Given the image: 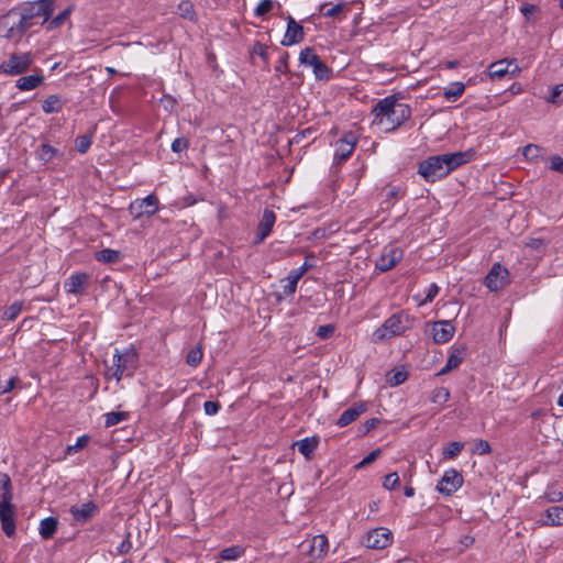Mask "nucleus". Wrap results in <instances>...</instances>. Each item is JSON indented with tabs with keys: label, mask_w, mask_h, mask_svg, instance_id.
<instances>
[{
	"label": "nucleus",
	"mask_w": 563,
	"mask_h": 563,
	"mask_svg": "<svg viewBox=\"0 0 563 563\" xmlns=\"http://www.w3.org/2000/svg\"><path fill=\"white\" fill-rule=\"evenodd\" d=\"M0 520L4 534L9 538L13 537L15 533V510L9 494L3 496L0 501Z\"/></svg>",
	"instance_id": "nucleus-10"
},
{
	"label": "nucleus",
	"mask_w": 563,
	"mask_h": 563,
	"mask_svg": "<svg viewBox=\"0 0 563 563\" xmlns=\"http://www.w3.org/2000/svg\"><path fill=\"white\" fill-rule=\"evenodd\" d=\"M91 145V137L88 135H79L76 139V150L80 154H85Z\"/></svg>",
	"instance_id": "nucleus-50"
},
{
	"label": "nucleus",
	"mask_w": 563,
	"mask_h": 563,
	"mask_svg": "<svg viewBox=\"0 0 563 563\" xmlns=\"http://www.w3.org/2000/svg\"><path fill=\"white\" fill-rule=\"evenodd\" d=\"M463 448H464V443L463 442H459V441L451 442L443 450V457L444 459H449V460L454 459L455 456H457L461 453Z\"/></svg>",
	"instance_id": "nucleus-41"
},
{
	"label": "nucleus",
	"mask_w": 563,
	"mask_h": 563,
	"mask_svg": "<svg viewBox=\"0 0 563 563\" xmlns=\"http://www.w3.org/2000/svg\"><path fill=\"white\" fill-rule=\"evenodd\" d=\"M43 81L44 77L41 74H33L20 77L15 82V87L21 91H30L41 86Z\"/></svg>",
	"instance_id": "nucleus-27"
},
{
	"label": "nucleus",
	"mask_w": 563,
	"mask_h": 563,
	"mask_svg": "<svg viewBox=\"0 0 563 563\" xmlns=\"http://www.w3.org/2000/svg\"><path fill=\"white\" fill-rule=\"evenodd\" d=\"M299 63L312 68L313 75L318 80H329L332 77V69L325 65L320 56L311 47H305L299 53Z\"/></svg>",
	"instance_id": "nucleus-6"
},
{
	"label": "nucleus",
	"mask_w": 563,
	"mask_h": 563,
	"mask_svg": "<svg viewBox=\"0 0 563 563\" xmlns=\"http://www.w3.org/2000/svg\"><path fill=\"white\" fill-rule=\"evenodd\" d=\"M544 498L549 503H560L563 499V494L555 486H549L544 493Z\"/></svg>",
	"instance_id": "nucleus-46"
},
{
	"label": "nucleus",
	"mask_w": 563,
	"mask_h": 563,
	"mask_svg": "<svg viewBox=\"0 0 563 563\" xmlns=\"http://www.w3.org/2000/svg\"><path fill=\"white\" fill-rule=\"evenodd\" d=\"M519 73L518 66L515 60L501 59L494 62L488 67V75L492 78H503L507 74L516 75Z\"/></svg>",
	"instance_id": "nucleus-21"
},
{
	"label": "nucleus",
	"mask_w": 563,
	"mask_h": 563,
	"mask_svg": "<svg viewBox=\"0 0 563 563\" xmlns=\"http://www.w3.org/2000/svg\"><path fill=\"white\" fill-rule=\"evenodd\" d=\"M374 124L382 131L390 132L398 129L411 117V108L399 101L396 95L379 100L373 108Z\"/></svg>",
	"instance_id": "nucleus-1"
},
{
	"label": "nucleus",
	"mask_w": 563,
	"mask_h": 563,
	"mask_svg": "<svg viewBox=\"0 0 563 563\" xmlns=\"http://www.w3.org/2000/svg\"><path fill=\"white\" fill-rule=\"evenodd\" d=\"M492 448L488 441L479 439L475 442L473 453L478 455H486L489 454Z\"/></svg>",
	"instance_id": "nucleus-49"
},
{
	"label": "nucleus",
	"mask_w": 563,
	"mask_h": 563,
	"mask_svg": "<svg viewBox=\"0 0 563 563\" xmlns=\"http://www.w3.org/2000/svg\"><path fill=\"white\" fill-rule=\"evenodd\" d=\"M288 59H289V54L287 52H284L275 65V71L278 74H287L289 70L288 69Z\"/></svg>",
	"instance_id": "nucleus-52"
},
{
	"label": "nucleus",
	"mask_w": 563,
	"mask_h": 563,
	"mask_svg": "<svg viewBox=\"0 0 563 563\" xmlns=\"http://www.w3.org/2000/svg\"><path fill=\"white\" fill-rule=\"evenodd\" d=\"M245 553V549L241 545H232L220 551L219 558L223 561H235Z\"/></svg>",
	"instance_id": "nucleus-34"
},
{
	"label": "nucleus",
	"mask_w": 563,
	"mask_h": 563,
	"mask_svg": "<svg viewBox=\"0 0 563 563\" xmlns=\"http://www.w3.org/2000/svg\"><path fill=\"white\" fill-rule=\"evenodd\" d=\"M70 13H71V7L66 8L58 15H56L54 19H52L49 21L47 29L55 30V29L59 27L69 18Z\"/></svg>",
	"instance_id": "nucleus-42"
},
{
	"label": "nucleus",
	"mask_w": 563,
	"mask_h": 563,
	"mask_svg": "<svg viewBox=\"0 0 563 563\" xmlns=\"http://www.w3.org/2000/svg\"><path fill=\"white\" fill-rule=\"evenodd\" d=\"M54 4L55 0L27 1L15 7V9L29 31L32 26L37 24L38 19H42L41 24L49 20L54 12Z\"/></svg>",
	"instance_id": "nucleus-3"
},
{
	"label": "nucleus",
	"mask_w": 563,
	"mask_h": 563,
	"mask_svg": "<svg viewBox=\"0 0 563 563\" xmlns=\"http://www.w3.org/2000/svg\"><path fill=\"white\" fill-rule=\"evenodd\" d=\"M404 257V250L395 245L384 247L380 256L376 260L375 266L380 272H388L394 268Z\"/></svg>",
	"instance_id": "nucleus-12"
},
{
	"label": "nucleus",
	"mask_w": 563,
	"mask_h": 563,
	"mask_svg": "<svg viewBox=\"0 0 563 563\" xmlns=\"http://www.w3.org/2000/svg\"><path fill=\"white\" fill-rule=\"evenodd\" d=\"M202 356V349L200 346H196L188 352L186 363L189 366L197 367L201 363Z\"/></svg>",
	"instance_id": "nucleus-40"
},
{
	"label": "nucleus",
	"mask_w": 563,
	"mask_h": 563,
	"mask_svg": "<svg viewBox=\"0 0 563 563\" xmlns=\"http://www.w3.org/2000/svg\"><path fill=\"white\" fill-rule=\"evenodd\" d=\"M509 272L499 263H495L487 273L484 284L490 291H498L509 283Z\"/></svg>",
	"instance_id": "nucleus-11"
},
{
	"label": "nucleus",
	"mask_w": 563,
	"mask_h": 563,
	"mask_svg": "<svg viewBox=\"0 0 563 563\" xmlns=\"http://www.w3.org/2000/svg\"><path fill=\"white\" fill-rule=\"evenodd\" d=\"M62 108L63 101L60 100V97L57 95L48 96L42 104L43 111L47 114L59 112Z\"/></svg>",
	"instance_id": "nucleus-32"
},
{
	"label": "nucleus",
	"mask_w": 563,
	"mask_h": 563,
	"mask_svg": "<svg viewBox=\"0 0 563 563\" xmlns=\"http://www.w3.org/2000/svg\"><path fill=\"white\" fill-rule=\"evenodd\" d=\"M455 332V327L451 321H437L432 327V336L435 343L449 342Z\"/></svg>",
	"instance_id": "nucleus-22"
},
{
	"label": "nucleus",
	"mask_w": 563,
	"mask_h": 563,
	"mask_svg": "<svg viewBox=\"0 0 563 563\" xmlns=\"http://www.w3.org/2000/svg\"><path fill=\"white\" fill-rule=\"evenodd\" d=\"M357 143V136L354 132H346L342 139L335 143L334 164H342L352 155Z\"/></svg>",
	"instance_id": "nucleus-13"
},
{
	"label": "nucleus",
	"mask_w": 563,
	"mask_h": 563,
	"mask_svg": "<svg viewBox=\"0 0 563 563\" xmlns=\"http://www.w3.org/2000/svg\"><path fill=\"white\" fill-rule=\"evenodd\" d=\"M440 291V288L437 284H431L429 287H428V290H427V294H426V298L424 300L422 301V303H427V302H431L435 297L437 295L439 294Z\"/></svg>",
	"instance_id": "nucleus-61"
},
{
	"label": "nucleus",
	"mask_w": 563,
	"mask_h": 563,
	"mask_svg": "<svg viewBox=\"0 0 563 563\" xmlns=\"http://www.w3.org/2000/svg\"><path fill=\"white\" fill-rule=\"evenodd\" d=\"M24 307L23 301H14L3 312L2 319L7 321H13L18 318Z\"/></svg>",
	"instance_id": "nucleus-37"
},
{
	"label": "nucleus",
	"mask_w": 563,
	"mask_h": 563,
	"mask_svg": "<svg viewBox=\"0 0 563 563\" xmlns=\"http://www.w3.org/2000/svg\"><path fill=\"white\" fill-rule=\"evenodd\" d=\"M526 245L532 250L539 251L544 246V241L539 238H530Z\"/></svg>",
	"instance_id": "nucleus-63"
},
{
	"label": "nucleus",
	"mask_w": 563,
	"mask_h": 563,
	"mask_svg": "<svg viewBox=\"0 0 563 563\" xmlns=\"http://www.w3.org/2000/svg\"><path fill=\"white\" fill-rule=\"evenodd\" d=\"M443 157L445 161V167L448 169L449 175L457 167L473 161L475 157V152L473 150H467L463 152L445 153L443 154Z\"/></svg>",
	"instance_id": "nucleus-19"
},
{
	"label": "nucleus",
	"mask_w": 563,
	"mask_h": 563,
	"mask_svg": "<svg viewBox=\"0 0 563 563\" xmlns=\"http://www.w3.org/2000/svg\"><path fill=\"white\" fill-rule=\"evenodd\" d=\"M26 32L27 29L22 22L15 7L1 16L0 34L2 37L12 41H20Z\"/></svg>",
	"instance_id": "nucleus-5"
},
{
	"label": "nucleus",
	"mask_w": 563,
	"mask_h": 563,
	"mask_svg": "<svg viewBox=\"0 0 563 563\" xmlns=\"http://www.w3.org/2000/svg\"><path fill=\"white\" fill-rule=\"evenodd\" d=\"M89 440H90L89 435H87V434L80 435L74 444L68 445L66 448V453L69 455L77 453L78 451L82 450L84 448H86L88 445Z\"/></svg>",
	"instance_id": "nucleus-43"
},
{
	"label": "nucleus",
	"mask_w": 563,
	"mask_h": 563,
	"mask_svg": "<svg viewBox=\"0 0 563 563\" xmlns=\"http://www.w3.org/2000/svg\"><path fill=\"white\" fill-rule=\"evenodd\" d=\"M104 424L106 427H113L119 424L120 422L128 419V413L124 411H111L107 412L104 416Z\"/></svg>",
	"instance_id": "nucleus-38"
},
{
	"label": "nucleus",
	"mask_w": 563,
	"mask_h": 563,
	"mask_svg": "<svg viewBox=\"0 0 563 563\" xmlns=\"http://www.w3.org/2000/svg\"><path fill=\"white\" fill-rule=\"evenodd\" d=\"M158 211V199L154 194L143 199H135L129 206V212L133 219L152 217Z\"/></svg>",
	"instance_id": "nucleus-9"
},
{
	"label": "nucleus",
	"mask_w": 563,
	"mask_h": 563,
	"mask_svg": "<svg viewBox=\"0 0 563 563\" xmlns=\"http://www.w3.org/2000/svg\"><path fill=\"white\" fill-rule=\"evenodd\" d=\"M19 383L20 379L16 376H13L5 382H0V396L12 391Z\"/></svg>",
	"instance_id": "nucleus-48"
},
{
	"label": "nucleus",
	"mask_w": 563,
	"mask_h": 563,
	"mask_svg": "<svg viewBox=\"0 0 563 563\" xmlns=\"http://www.w3.org/2000/svg\"><path fill=\"white\" fill-rule=\"evenodd\" d=\"M465 91V85L462 81H454L449 84L444 90L443 96L448 101H456Z\"/></svg>",
	"instance_id": "nucleus-29"
},
{
	"label": "nucleus",
	"mask_w": 563,
	"mask_h": 563,
	"mask_svg": "<svg viewBox=\"0 0 563 563\" xmlns=\"http://www.w3.org/2000/svg\"><path fill=\"white\" fill-rule=\"evenodd\" d=\"M178 9L180 11L181 16L189 19L190 21H194L196 19V12L194 10L192 4L189 1H183Z\"/></svg>",
	"instance_id": "nucleus-47"
},
{
	"label": "nucleus",
	"mask_w": 563,
	"mask_h": 563,
	"mask_svg": "<svg viewBox=\"0 0 563 563\" xmlns=\"http://www.w3.org/2000/svg\"><path fill=\"white\" fill-rule=\"evenodd\" d=\"M220 409H221V405L219 401L208 400L203 404L205 413L208 416L217 415Z\"/></svg>",
	"instance_id": "nucleus-56"
},
{
	"label": "nucleus",
	"mask_w": 563,
	"mask_h": 563,
	"mask_svg": "<svg viewBox=\"0 0 563 563\" xmlns=\"http://www.w3.org/2000/svg\"><path fill=\"white\" fill-rule=\"evenodd\" d=\"M276 222V214L273 210L265 209L262 219L257 224L254 243L260 244L271 234Z\"/></svg>",
	"instance_id": "nucleus-17"
},
{
	"label": "nucleus",
	"mask_w": 563,
	"mask_h": 563,
	"mask_svg": "<svg viewBox=\"0 0 563 563\" xmlns=\"http://www.w3.org/2000/svg\"><path fill=\"white\" fill-rule=\"evenodd\" d=\"M89 278L87 273L73 274L65 280L64 288L68 294H81L86 289Z\"/></svg>",
	"instance_id": "nucleus-23"
},
{
	"label": "nucleus",
	"mask_w": 563,
	"mask_h": 563,
	"mask_svg": "<svg viewBox=\"0 0 563 563\" xmlns=\"http://www.w3.org/2000/svg\"><path fill=\"white\" fill-rule=\"evenodd\" d=\"M349 10V4L346 2H339L336 4H332L331 2H324L319 7V13L325 18H332L338 20H343L345 16L342 13Z\"/></svg>",
	"instance_id": "nucleus-25"
},
{
	"label": "nucleus",
	"mask_w": 563,
	"mask_h": 563,
	"mask_svg": "<svg viewBox=\"0 0 563 563\" xmlns=\"http://www.w3.org/2000/svg\"><path fill=\"white\" fill-rule=\"evenodd\" d=\"M418 173L427 181H435L448 176L443 154L430 156L419 164Z\"/></svg>",
	"instance_id": "nucleus-7"
},
{
	"label": "nucleus",
	"mask_w": 563,
	"mask_h": 563,
	"mask_svg": "<svg viewBox=\"0 0 563 563\" xmlns=\"http://www.w3.org/2000/svg\"><path fill=\"white\" fill-rule=\"evenodd\" d=\"M57 156H62V154L49 144H42L38 148V158L45 163L51 162Z\"/></svg>",
	"instance_id": "nucleus-35"
},
{
	"label": "nucleus",
	"mask_w": 563,
	"mask_h": 563,
	"mask_svg": "<svg viewBox=\"0 0 563 563\" xmlns=\"http://www.w3.org/2000/svg\"><path fill=\"white\" fill-rule=\"evenodd\" d=\"M70 512L77 522L85 523L98 512L93 501H87L80 506H73Z\"/></svg>",
	"instance_id": "nucleus-24"
},
{
	"label": "nucleus",
	"mask_w": 563,
	"mask_h": 563,
	"mask_svg": "<svg viewBox=\"0 0 563 563\" xmlns=\"http://www.w3.org/2000/svg\"><path fill=\"white\" fill-rule=\"evenodd\" d=\"M305 37L303 27L297 23L291 16L288 18L287 29L282 40L283 46H291L300 43Z\"/></svg>",
	"instance_id": "nucleus-20"
},
{
	"label": "nucleus",
	"mask_w": 563,
	"mask_h": 563,
	"mask_svg": "<svg viewBox=\"0 0 563 563\" xmlns=\"http://www.w3.org/2000/svg\"><path fill=\"white\" fill-rule=\"evenodd\" d=\"M467 353V347L465 344H454L450 347V354L446 361L445 366L438 373V375H444L449 372L457 368L463 360L465 358Z\"/></svg>",
	"instance_id": "nucleus-18"
},
{
	"label": "nucleus",
	"mask_w": 563,
	"mask_h": 563,
	"mask_svg": "<svg viewBox=\"0 0 563 563\" xmlns=\"http://www.w3.org/2000/svg\"><path fill=\"white\" fill-rule=\"evenodd\" d=\"M413 319L406 312L400 311L387 318L371 335L373 343H383L394 336L402 335L412 327Z\"/></svg>",
	"instance_id": "nucleus-2"
},
{
	"label": "nucleus",
	"mask_w": 563,
	"mask_h": 563,
	"mask_svg": "<svg viewBox=\"0 0 563 563\" xmlns=\"http://www.w3.org/2000/svg\"><path fill=\"white\" fill-rule=\"evenodd\" d=\"M548 526L558 527L563 526V507L553 506L545 510Z\"/></svg>",
	"instance_id": "nucleus-30"
},
{
	"label": "nucleus",
	"mask_w": 563,
	"mask_h": 563,
	"mask_svg": "<svg viewBox=\"0 0 563 563\" xmlns=\"http://www.w3.org/2000/svg\"><path fill=\"white\" fill-rule=\"evenodd\" d=\"M407 379V373L402 371H395L393 374L388 377V383L391 386H398L402 384Z\"/></svg>",
	"instance_id": "nucleus-54"
},
{
	"label": "nucleus",
	"mask_w": 563,
	"mask_h": 563,
	"mask_svg": "<svg viewBox=\"0 0 563 563\" xmlns=\"http://www.w3.org/2000/svg\"><path fill=\"white\" fill-rule=\"evenodd\" d=\"M273 9V0H261L254 10L255 15L264 16Z\"/></svg>",
	"instance_id": "nucleus-51"
},
{
	"label": "nucleus",
	"mask_w": 563,
	"mask_h": 563,
	"mask_svg": "<svg viewBox=\"0 0 563 563\" xmlns=\"http://www.w3.org/2000/svg\"><path fill=\"white\" fill-rule=\"evenodd\" d=\"M563 93V84L555 85L550 93V96L547 98V101L552 104H561L563 101L562 98Z\"/></svg>",
	"instance_id": "nucleus-44"
},
{
	"label": "nucleus",
	"mask_w": 563,
	"mask_h": 563,
	"mask_svg": "<svg viewBox=\"0 0 563 563\" xmlns=\"http://www.w3.org/2000/svg\"><path fill=\"white\" fill-rule=\"evenodd\" d=\"M137 360L139 355L134 349L123 351L117 349L112 356V366L108 369L107 375L115 378L117 382H120L124 376L131 377L137 367Z\"/></svg>",
	"instance_id": "nucleus-4"
},
{
	"label": "nucleus",
	"mask_w": 563,
	"mask_h": 563,
	"mask_svg": "<svg viewBox=\"0 0 563 563\" xmlns=\"http://www.w3.org/2000/svg\"><path fill=\"white\" fill-rule=\"evenodd\" d=\"M298 451L307 459H310L318 446V440L316 438H305L298 443Z\"/></svg>",
	"instance_id": "nucleus-33"
},
{
	"label": "nucleus",
	"mask_w": 563,
	"mask_h": 563,
	"mask_svg": "<svg viewBox=\"0 0 563 563\" xmlns=\"http://www.w3.org/2000/svg\"><path fill=\"white\" fill-rule=\"evenodd\" d=\"M382 451L379 449L372 451L368 455H366L357 465L356 468L364 467L365 465L374 462L379 455Z\"/></svg>",
	"instance_id": "nucleus-59"
},
{
	"label": "nucleus",
	"mask_w": 563,
	"mask_h": 563,
	"mask_svg": "<svg viewBox=\"0 0 563 563\" xmlns=\"http://www.w3.org/2000/svg\"><path fill=\"white\" fill-rule=\"evenodd\" d=\"M252 53L258 55L265 63L268 62L267 46L256 42L252 48Z\"/></svg>",
	"instance_id": "nucleus-57"
},
{
	"label": "nucleus",
	"mask_w": 563,
	"mask_h": 563,
	"mask_svg": "<svg viewBox=\"0 0 563 563\" xmlns=\"http://www.w3.org/2000/svg\"><path fill=\"white\" fill-rule=\"evenodd\" d=\"M329 542L324 534H317L310 541V556L313 560L321 559L328 552Z\"/></svg>",
	"instance_id": "nucleus-26"
},
{
	"label": "nucleus",
	"mask_w": 563,
	"mask_h": 563,
	"mask_svg": "<svg viewBox=\"0 0 563 563\" xmlns=\"http://www.w3.org/2000/svg\"><path fill=\"white\" fill-rule=\"evenodd\" d=\"M463 485V477L461 473H459L454 468H450L444 472L442 478L437 485V489L439 493L451 496L455 492H457Z\"/></svg>",
	"instance_id": "nucleus-14"
},
{
	"label": "nucleus",
	"mask_w": 563,
	"mask_h": 563,
	"mask_svg": "<svg viewBox=\"0 0 563 563\" xmlns=\"http://www.w3.org/2000/svg\"><path fill=\"white\" fill-rule=\"evenodd\" d=\"M550 168L563 174V157L554 155L550 159Z\"/></svg>",
	"instance_id": "nucleus-62"
},
{
	"label": "nucleus",
	"mask_w": 563,
	"mask_h": 563,
	"mask_svg": "<svg viewBox=\"0 0 563 563\" xmlns=\"http://www.w3.org/2000/svg\"><path fill=\"white\" fill-rule=\"evenodd\" d=\"M334 332V325L325 324L318 328L317 336L320 339H328Z\"/></svg>",
	"instance_id": "nucleus-60"
},
{
	"label": "nucleus",
	"mask_w": 563,
	"mask_h": 563,
	"mask_svg": "<svg viewBox=\"0 0 563 563\" xmlns=\"http://www.w3.org/2000/svg\"><path fill=\"white\" fill-rule=\"evenodd\" d=\"M0 483H1V488L3 490L2 497L5 496L7 494H9L10 500H12L13 495H12V490H11V479H10L9 475L0 474Z\"/></svg>",
	"instance_id": "nucleus-55"
},
{
	"label": "nucleus",
	"mask_w": 563,
	"mask_h": 563,
	"mask_svg": "<svg viewBox=\"0 0 563 563\" xmlns=\"http://www.w3.org/2000/svg\"><path fill=\"white\" fill-rule=\"evenodd\" d=\"M311 267V264L305 262L300 267L290 271L288 276L282 280L283 294L285 296H292L296 292L298 282Z\"/></svg>",
	"instance_id": "nucleus-16"
},
{
	"label": "nucleus",
	"mask_w": 563,
	"mask_h": 563,
	"mask_svg": "<svg viewBox=\"0 0 563 563\" xmlns=\"http://www.w3.org/2000/svg\"><path fill=\"white\" fill-rule=\"evenodd\" d=\"M393 542V534L389 529L379 527L369 531L366 536V547L375 550H383Z\"/></svg>",
	"instance_id": "nucleus-15"
},
{
	"label": "nucleus",
	"mask_w": 563,
	"mask_h": 563,
	"mask_svg": "<svg viewBox=\"0 0 563 563\" xmlns=\"http://www.w3.org/2000/svg\"><path fill=\"white\" fill-rule=\"evenodd\" d=\"M121 253L117 250L103 249L96 254V260L102 263H117Z\"/></svg>",
	"instance_id": "nucleus-36"
},
{
	"label": "nucleus",
	"mask_w": 563,
	"mask_h": 563,
	"mask_svg": "<svg viewBox=\"0 0 563 563\" xmlns=\"http://www.w3.org/2000/svg\"><path fill=\"white\" fill-rule=\"evenodd\" d=\"M450 398V391L445 387H439L433 390L431 400L435 404H444Z\"/></svg>",
	"instance_id": "nucleus-45"
},
{
	"label": "nucleus",
	"mask_w": 563,
	"mask_h": 563,
	"mask_svg": "<svg viewBox=\"0 0 563 563\" xmlns=\"http://www.w3.org/2000/svg\"><path fill=\"white\" fill-rule=\"evenodd\" d=\"M542 148L536 144H528L522 150V155L527 161L537 162L540 157Z\"/></svg>",
	"instance_id": "nucleus-39"
},
{
	"label": "nucleus",
	"mask_w": 563,
	"mask_h": 563,
	"mask_svg": "<svg viewBox=\"0 0 563 563\" xmlns=\"http://www.w3.org/2000/svg\"><path fill=\"white\" fill-rule=\"evenodd\" d=\"M188 140L185 137H177L172 143V151L175 153H180L188 147Z\"/></svg>",
	"instance_id": "nucleus-58"
},
{
	"label": "nucleus",
	"mask_w": 563,
	"mask_h": 563,
	"mask_svg": "<svg viewBox=\"0 0 563 563\" xmlns=\"http://www.w3.org/2000/svg\"><path fill=\"white\" fill-rule=\"evenodd\" d=\"M32 53L11 54L0 64V74L18 76L25 73L33 64Z\"/></svg>",
	"instance_id": "nucleus-8"
},
{
	"label": "nucleus",
	"mask_w": 563,
	"mask_h": 563,
	"mask_svg": "<svg viewBox=\"0 0 563 563\" xmlns=\"http://www.w3.org/2000/svg\"><path fill=\"white\" fill-rule=\"evenodd\" d=\"M364 411H365V406L362 404L347 408L346 410H344L341 413V416L338 420V426L339 427L349 426L350 423L355 421Z\"/></svg>",
	"instance_id": "nucleus-28"
},
{
	"label": "nucleus",
	"mask_w": 563,
	"mask_h": 563,
	"mask_svg": "<svg viewBox=\"0 0 563 563\" xmlns=\"http://www.w3.org/2000/svg\"><path fill=\"white\" fill-rule=\"evenodd\" d=\"M399 483V476L396 472L389 473L385 476L383 486L386 489H394Z\"/></svg>",
	"instance_id": "nucleus-53"
},
{
	"label": "nucleus",
	"mask_w": 563,
	"mask_h": 563,
	"mask_svg": "<svg viewBox=\"0 0 563 563\" xmlns=\"http://www.w3.org/2000/svg\"><path fill=\"white\" fill-rule=\"evenodd\" d=\"M132 549V542L130 541L129 537H126L117 548L118 552L120 554H126Z\"/></svg>",
	"instance_id": "nucleus-64"
},
{
	"label": "nucleus",
	"mask_w": 563,
	"mask_h": 563,
	"mask_svg": "<svg viewBox=\"0 0 563 563\" xmlns=\"http://www.w3.org/2000/svg\"><path fill=\"white\" fill-rule=\"evenodd\" d=\"M57 519L54 517H47L40 523V534L43 539H49L57 530Z\"/></svg>",
	"instance_id": "nucleus-31"
}]
</instances>
